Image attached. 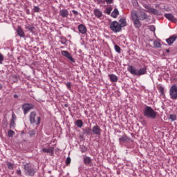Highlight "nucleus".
Returning a JSON list of instances; mask_svg holds the SVG:
<instances>
[{
    "mask_svg": "<svg viewBox=\"0 0 177 177\" xmlns=\"http://www.w3.org/2000/svg\"><path fill=\"white\" fill-rule=\"evenodd\" d=\"M143 114L147 118H151V120H156L157 118V112L149 106L145 107Z\"/></svg>",
    "mask_w": 177,
    "mask_h": 177,
    "instance_id": "1",
    "label": "nucleus"
},
{
    "mask_svg": "<svg viewBox=\"0 0 177 177\" xmlns=\"http://www.w3.org/2000/svg\"><path fill=\"white\" fill-rule=\"evenodd\" d=\"M131 15L135 27L137 28H140V27H142V24H140L139 16H138V12H136L135 10H133L131 12Z\"/></svg>",
    "mask_w": 177,
    "mask_h": 177,
    "instance_id": "2",
    "label": "nucleus"
},
{
    "mask_svg": "<svg viewBox=\"0 0 177 177\" xmlns=\"http://www.w3.org/2000/svg\"><path fill=\"white\" fill-rule=\"evenodd\" d=\"M30 122L32 125H39L41 124V118L37 117V113L35 111H32L30 114Z\"/></svg>",
    "mask_w": 177,
    "mask_h": 177,
    "instance_id": "3",
    "label": "nucleus"
},
{
    "mask_svg": "<svg viewBox=\"0 0 177 177\" xmlns=\"http://www.w3.org/2000/svg\"><path fill=\"white\" fill-rule=\"evenodd\" d=\"M24 169L27 176H34V175H35V169H34V167L28 163L24 165Z\"/></svg>",
    "mask_w": 177,
    "mask_h": 177,
    "instance_id": "4",
    "label": "nucleus"
},
{
    "mask_svg": "<svg viewBox=\"0 0 177 177\" xmlns=\"http://www.w3.org/2000/svg\"><path fill=\"white\" fill-rule=\"evenodd\" d=\"M110 29L113 32H120L122 28L120 26V24L117 21H113L110 24Z\"/></svg>",
    "mask_w": 177,
    "mask_h": 177,
    "instance_id": "5",
    "label": "nucleus"
},
{
    "mask_svg": "<svg viewBox=\"0 0 177 177\" xmlns=\"http://www.w3.org/2000/svg\"><path fill=\"white\" fill-rule=\"evenodd\" d=\"M169 95L172 100H176L177 99V86L174 84L171 86L169 90Z\"/></svg>",
    "mask_w": 177,
    "mask_h": 177,
    "instance_id": "6",
    "label": "nucleus"
},
{
    "mask_svg": "<svg viewBox=\"0 0 177 177\" xmlns=\"http://www.w3.org/2000/svg\"><path fill=\"white\" fill-rule=\"evenodd\" d=\"M22 109L24 110V113L26 115L27 113H28V111H30V110L34 109V106L32 104L26 103L22 105Z\"/></svg>",
    "mask_w": 177,
    "mask_h": 177,
    "instance_id": "7",
    "label": "nucleus"
},
{
    "mask_svg": "<svg viewBox=\"0 0 177 177\" xmlns=\"http://www.w3.org/2000/svg\"><path fill=\"white\" fill-rule=\"evenodd\" d=\"M91 131L93 135L100 136L102 133V129H100V127H99V125L96 124L94 127H93Z\"/></svg>",
    "mask_w": 177,
    "mask_h": 177,
    "instance_id": "8",
    "label": "nucleus"
},
{
    "mask_svg": "<svg viewBox=\"0 0 177 177\" xmlns=\"http://www.w3.org/2000/svg\"><path fill=\"white\" fill-rule=\"evenodd\" d=\"M62 56H64L65 57H66V59H68V60L71 61L72 63H75V59H74V58H73V57L71 56V54H70V53H68V51L63 50V51H62Z\"/></svg>",
    "mask_w": 177,
    "mask_h": 177,
    "instance_id": "9",
    "label": "nucleus"
},
{
    "mask_svg": "<svg viewBox=\"0 0 177 177\" xmlns=\"http://www.w3.org/2000/svg\"><path fill=\"white\" fill-rule=\"evenodd\" d=\"M41 151H43V153H49L50 156H53V153L55 151V147H50L48 148H43L41 149Z\"/></svg>",
    "mask_w": 177,
    "mask_h": 177,
    "instance_id": "10",
    "label": "nucleus"
},
{
    "mask_svg": "<svg viewBox=\"0 0 177 177\" xmlns=\"http://www.w3.org/2000/svg\"><path fill=\"white\" fill-rule=\"evenodd\" d=\"M176 39H177V35H171L169 38L166 39V42L167 44H168V45H172V44H174V42H175Z\"/></svg>",
    "mask_w": 177,
    "mask_h": 177,
    "instance_id": "11",
    "label": "nucleus"
},
{
    "mask_svg": "<svg viewBox=\"0 0 177 177\" xmlns=\"http://www.w3.org/2000/svg\"><path fill=\"white\" fill-rule=\"evenodd\" d=\"M127 71L133 75H138V71L136 70V68H135V67H133V66H129L127 68Z\"/></svg>",
    "mask_w": 177,
    "mask_h": 177,
    "instance_id": "12",
    "label": "nucleus"
},
{
    "mask_svg": "<svg viewBox=\"0 0 177 177\" xmlns=\"http://www.w3.org/2000/svg\"><path fill=\"white\" fill-rule=\"evenodd\" d=\"M78 30L80 34H86V27H85V26H84L83 24H80L78 26Z\"/></svg>",
    "mask_w": 177,
    "mask_h": 177,
    "instance_id": "13",
    "label": "nucleus"
},
{
    "mask_svg": "<svg viewBox=\"0 0 177 177\" xmlns=\"http://www.w3.org/2000/svg\"><path fill=\"white\" fill-rule=\"evenodd\" d=\"M17 35L19 37H21V38H24L26 37V35L24 34V31H23V28L19 26L17 29Z\"/></svg>",
    "mask_w": 177,
    "mask_h": 177,
    "instance_id": "14",
    "label": "nucleus"
},
{
    "mask_svg": "<svg viewBox=\"0 0 177 177\" xmlns=\"http://www.w3.org/2000/svg\"><path fill=\"white\" fill-rule=\"evenodd\" d=\"M147 73V69L146 68H140L139 71H137V76L145 75Z\"/></svg>",
    "mask_w": 177,
    "mask_h": 177,
    "instance_id": "15",
    "label": "nucleus"
},
{
    "mask_svg": "<svg viewBox=\"0 0 177 177\" xmlns=\"http://www.w3.org/2000/svg\"><path fill=\"white\" fill-rule=\"evenodd\" d=\"M165 17H166V19H167V20H169L170 21H176L175 17H174L172 14H170V13L165 14Z\"/></svg>",
    "mask_w": 177,
    "mask_h": 177,
    "instance_id": "16",
    "label": "nucleus"
},
{
    "mask_svg": "<svg viewBox=\"0 0 177 177\" xmlns=\"http://www.w3.org/2000/svg\"><path fill=\"white\" fill-rule=\"evenodd\" d=\"M83 131V135H87L88 136L92 135V129L89 127H86L84 129H82Z\"/></svg>",
    "mask_w": 177,
    "mask_h": 177,
    "instance_id": "17",
    "label": "nucleus"
},
{
    "mask_svg": "<svg viewBox=\"0 0 177 177\" xmlns=\"http://www.w3.org/2000/svg\"><path fill=\"white\" fill-rule=\"evenodd\" d=\"M83 162L85 165H89V164H92V159L91 157L86 156L83 159Z\"/></svg>",
    "mask_w": 177,
    "mask_h": 177,
    "instance_id": "18",
    "label": "nucleus"
},
{
    "mask_svg": "<svg viewBox=\"0 0 177 177\" xmlns=\"http://www.w3.org/2000/svg\"><path fill=\"white\" fill-rule=\"evenodd\" d=\"M139 19L140 20H146L147 19V15H146V12L143 11H140L139 12Z\"/></svg>",
    "mask_w": 177,
    "mask_h": 177,
    "instance_id": "19",
    "label": "nucleus"
},
{
    "mask_svg": "<svg viewBox=\"0 0 177 177\" xmlns=\"http://www.w3.org/2000/svg\"><path fill=\"white\" fill-rule=\"evenodd\" d=\"M109 77L111 82H117V81H118V77L114 74H109Z\"/></svg>",
    "mask_w": 177,
    "mask_h": 177,
    "instance_id": "20",
    "label": "nucleus"
},
{
    "mask_svg": "<svg viewBox=\"0 0 177 177\" xmlns=\"http://www.w3.org/2000/svg\"><path fill=\"white\" fill-rule=\"evenodd\" d=\"M59 15L62 17H68V10H61L59 11Z\"/></svg>",
    "mask_w": 177,
    "mask_h": 177,
    "instance_id": "21",
    "label": "nucleus"
},
{
    "mask_svg": "<svg viewBox=\"0 0 177 177\" xmlns=\"http://www.w3.org/2000/svg\"><path fill=\"white\" fill-rule=\"evenodd\" d=\"M119 26L122 28V27H125L127 26V19L125 18H121L119 20Z\"/></svg>",
    "mask_w": 177,
    "mask_h": 177,
    "instance_id": "22",
    "label": "nucleus"
},
{
    "mask_svg": "<svg viewBox=\"0 0 177 177\" xmlns=\"http://www.w3.org/2000/svg\"><path fill=\"white\" fill-rule=\"evenodd\" d=\"M149 13H153V15H155L156 16H160L161 15V12H160L158 10L154 8H151Z\"/></svg>",
    "mask_w": 177,
    "mask_h": 177,
    "instance_id": "23",
    "label": "nucleus"
},
{
    "mask_svg": "<svg viewBox=\"0 0 177 177\" xmlns=\"http://www.w3.org/2000/svg\"><path fill=\"white\" fill-rule=\"evenodd\" d=\"M120 15V12L118 9H114L113 11L111 12V16L113 17V19H117V17Z\"/></svg>",
    "mask_w": 177,
    "mask_h": 177,
    "instance_id": "24",
    "label": "nucleus"
},
{
    "mask_svg": "<svg viewBox=\"0 0 177 177\" xmlns=\"http://www.w3.org/2000/svg\"><path fill=\"white\" fill-rule=\"evenodd\" d=\"M75 124L77 128H82L84 127V122L82 120H77L75 122Z\"/></svg>",
    "mask_w": 177,
    "mask_h": 177,
    "instance_id": "25",
    "label": "nucleus"
},
{
    "mask_svg": "<svg viewBox=\"0 0 177 177\" xmlns=\"http://www.w3.org/2000/svg\"><path fill=\"white\" fill-rule=\"evenodd\" d=\"M94 15H95V17H97V19H100V17H102V16H103L102 11H100L99 10H95Z\"/></svg>",
    "mask_w": 177,
    "mask_h": 177,
    "instance_id": "26",
    "label": "nucleus"
},
{
    "mask_svg": "<svg viewBox=\"0 0 177 177\" xmlns=\"http://www.w3.org/2000/svg\"><path fill=\"white\" fill-rule=\"evenodd\" d=\"M120 143H127L128 142V137L127 136H122L119 138Z\"/></svg>",
    "mask_w": 177,
    "mask_h": 177,
    "instance_id": "27",
    "label": "nucleus"
},
{
    "mask_svg": "<svg viewBox=\"0 0 177 177\" xmlns=\"http://www.w3.org/2000/svg\"><path fill=\"white\" fill-rule=\"evenodd\" d=\"M142 5L144 6V8H146V12H148V13L150 12V10H151V8H150V5L147 4V3H145V2L142 1Z\"/></svg>",
    "mask_w": 177,
    "mask_h": 177,
    "instance_id": "28",
    "label": "nucleus"
},
{
    "mask_svg": "<svg viewBox=\"0 0 177 177\" xmlns=\"http://www.w3.org/2000/svg\"><path fill=\"white\" fill-rule=\"evenodd\" d=\"M26 29L28 30V31H30V32H34V31H35V27H34L31 25L26 26Z\"/></svg>",
    "mask_w": 177,
    "mask_h": 177,
    "instance_id": "29",
    "label": "nucleus"
},
{
    "mask_svg": "<svg viewBox=\"0 0 177 177\" xmlns=\"http://www.w3.org/2000/svg\"><path fill=\"white\" fill-rule=\"evenodd\" d=\"M80 151L81 153H86L88 151V147H85L84 145L80 146Z\"/></svg>",
    "mask_w": 177,
    "mask_h": 177,
    "instance_id": "30",
    "label": "nucleus"
},
{
    "mask_svg": "<svg viewBox=\"0 0 177 177\" xmlns=\"http://www.w3.org/2000/svg\"><path fill=\"white\" fill-rule=\"evenodd\" d=\"M59 38L61 39V44H62V45H66L67 42V39L63 36L60 37Z\"/></svg>",
    "mask_w": 177,
    "mask_h": 177,
    "instance_id": "31",
    "label": "nucleus"
},
{
    "mask_svg": "<svg viewBox=\"0 0 177 177\" xmlns=\"http://www.w3.org/2000/svg\"><path fill=\"white\" fill-rule=\"evenodd\" d=\"M115 50L118 53H121V48L118 45H115Z\"/></svg>",
    "mask_w": 177,
    "mask_h": 177,
    "instance_id": "32",
    "label": "nucleus"
},
{
    "mask_svg": "<svg viewBox=\"0 0 177 177\" xmlns=\"http://www.w3.org/2000/svg\"><path fill=\"white\" fill-rule=\"evenodd\" d=\"M13 163L10 162H7V167L8 168V169H13L14 167H13Z\"/></svg>",
    "mask_w": 177,
    "mask_h": 177,
    "instance_id": "33",
    "label": "nucleus"
},
{
    "mask_svg": "<svg viewBox=\"0 0 177 177\" xmlns=\"http://www.w3.org/2000/svg\"><path fill=\"white\" fill-rule=\"evenodd\" d=\"M113 10V8L111 7H107L106 8V12L105 13H106V15H110V13H111V11Z\"/></svg>",
    "mask_w": 177,
    "mask_h": 177,
    "instance_id": "34",
    "label": "nucleus"
},
{
    "mask_svg": "<svg viewBox=\"0 0 177 177\" xmlns=\"http://www.w3.org/2000/svg\"><path fill=\"white\" fill-rule=\"evenodd\" d=\"M153 45L155 48H161V43L158 41H154Z\"/></svg>",
    "mask_w": 177,
    "mask_h": 177,
    "instance_id": "35",
    "label": "nucleus"
},
{
    "mask_svg": "<svg viewBox=\"0 0 177 177\" xmlns=\"http://www.w3.org/2000/svg\"><path fill=\"white\" fill-rule=\"evenodd\" d=\"M15 120L13 119H11L10 128L13 129V128H15Z\"/></svg>",
    "mask_w": 177,
    "mask_h": 177,
    "instance_id": "36",
    "label": "nucleus"
},
{
    "mask_svg": "<svg viewBox=\"0 0 177 177\" xmlns=\"http://www.w3.org/2000/svg\"><path fill=\"white\" fill-rule=\"evenodd\" d=\"M9 138H12L15 135V132L12 130H9L8 132Z\"/></svg>",
    "mask_w": 177,
    "mask_h": 177,
    "instance_id": "37",
    "label": "nucleus"
},
{
    "mask_svg": "<svg viewBox=\"0 0 177 177\" xmlns=\"http://www.w3.org/2000/svg\"><path fill=\"white\" fill-rule=\"evenodd\" d=\"M66 165L71 164V158L70 157L66 158Z\"/></svg>",
    "mask_w": 177,
    "mask_h": 177,
    "instance_id": "38",
    "label": "nucleus"
},
{
    "mask_svg": "<svg viewBox=\"0 0 177 177\" xmlns=\"http://www.w3.org/2000/svg\"><path fill=\"white\" fill-rule=\"evenodd\" d=\"M169 117H170V120H171V121H175L176 120V115H175L171 114L169 115Z\"/></svg>",
    "mask_w": 177,
    "mask_h": 177,
    "instance_id": "39",
    "label": "nucleus"
},
{
    "mask_svg": "<svg viewBox=\"0 0 177 177\" xmlns=\"http://www.w3.org/2000/svg\"><path fill=\"white\" fill-rule=\"evenodd\" d=\"M5 59L3 55L0 53V64H2V62Z\"/></svg>",
    "mask_w": 177,
    "mask_h": 177,
    "instance_id": "40",
    "label": "nucleus"
},
{
    "mask_svg": "<svg viewBox=\"0 0 177 177\" xmlns=\"http://www.w3.org/2000/svg\"><path fill=\"white\" fill-rule=\"evenodd\" d=\"M65 85L68 88V89H71V82L66 83Z\"/></svg>",
    "mask_w": 177,
    "mask_h": 177,
    "instance_id": "41",
    "label": "nucleus"
},
{
    "mask_svg": "<svg viewBox=\"0 0 177 177\" xmlns=\"http://www.w3.org/2000/svg\"><path fill=\"white\" fill-rule=\"evenodd\" d=\"M150 31H156V26H149Z\"/></svg>",
    "mask_w": 177,
    "mask_h": 177,
    "instance_id": "42",
    "label": "nucleus"
},
{
    "mask_svg": "<svg viewBox=\"0 0 177 177\" xmlns=\"http://www.w3.org/2000/svg\"><path fill=\"white\" fill-rule=\"evenodd\" d=\"M159 91L160 92L161 95H164V88L160 86L159 88Z\"/></svg>",
    "mask_w": 177,
    "mask_h": 177,
    "instance_id": "43",
    "label": "nucleus"
},
{
    "mask_svg": "<svg viewBox=\"0 0 177 177\" xmlns=\"http://www.w3.org/2000/svg\"><path fill=\"white\" fill-rule=\"evenodd\" d=\"M133 5L135 8H138V5H139V3H138V1H133Z\"/></svg>",
    "mask_w": 177,
    "mask_h": 177,
    "instance_id": "44",
    "label": "nucleus"
},
{
    "mask_svg": "<svg viewBox=\"0 0 177 177\" xmlns=\"http://www.w3.org/2000/svg\"><path fill=\"white\" fill-rule=\"evenodd\" d=\"M34 12H39V7L35 6L33 8Z\"/></svg>",
    "mask_w": 177,
    "mask_h": 177,
    "instance_id": "45",
    "label": "nucleus"
},
{
    "mask_svg": "<svg viewBox=\"0 0 177 177\" xmlns=\"http://www.w3.org/2000/svg\"><path fill=\"white\" fill-rule=\"evenodd\" d=\"M16 174L17 175H19L20 176H21V170L19 169L18 170H17Z\"/></svg>",
    "mask_w": 177,
    "mask_h": 177,
    "instance_id": "46",
    "label": "nucleus"
},
{
    "mask_svg": "<svg viewBox=\"0 0 177 177\" xmlns=\"http://www.w3.org/2000/svg\"><path fill=\"white\" fill-rule=\"evenodd\" d=\"M12 120H13L15 121V120H16V115L15 114V113H12Z\"/></svg>",
    "mask_w": 177,
    "mask_h": 177,
    "instance_id": "47",
    "label": "nucleus"
},
{
    "mask_svg": "<svg viewBox=\"0 0 177 177\" xmlns=\"http://www.w3.org/2000/svg\"><path fill=\"white\" fill-rule=\"evenodd\" d=\"M29 134L30 135V136H34V135H35V133L34 132V131H29Z\"/></svg>",
    "mask_w": 177,
    "mask_h": 177,
    "instance_id": "48",
    "label": "nucleus"
},
{
    "mask_svg": "<svg viewBox=\"0 0 177 177\" xmlns=\"http://www.w3.org/2000/svg\"><path fill=\"white\" fill-rule=\"evenodd\" d=\"M72 12L73 13V15H75V16H77L78 15V11H76L75 10H72Z\"/></svg>",
    "mask_w": 177,
    "mask_h": 177,
    "instance_id": "49",
    "label": "nucleus"
},
{
    "mask_svg": "<svg viewBox=\"0 0 177 177\" xmlns=\"http://www.w3.org/2000/svg\"><path fill=\"white\" fill-rule=\"evenodd\" d=\"M14 97L15 99H19V95H17V94H15Z\"/></svg>",
    "mask_w": 177,
    "mask_h": 177,
    "instance_id": "50",
    "label": "nucleus"
},
{
    "mask_svg": "<svg viewBox=\"0 0 177 177\" xmlns=\"http://www.w3.org/2000/svg\"><path fill=\"white\" fill-rule=\"evenodd\" d=\"M106 3L108 4L113 3V1H106Z\"/></svg>",
    "mask_w": 177,
    "mask_h": 177,
    "instance_id": "51",
    "label": "nucleus"
},
{
    "mask_svg": "<svg viewBox=\"0 0 177 177\" xmlns=\"http://www.w3.org/2000/svg\"><path fill=\"white\" fill-rule=\"evenodd\" d=\"M80 138H81V139H84V136H80Z\"/></svg>",
    "mask_w": 177,
    "mask_h": 177,
    "instance_id": "52",
    "label": "nucleus"
},
{
    "mask_svg": "<svg viewBox=\"0 0 177 177\" xmlns=\"http://www.w3.org/2000/svg\"><path fill=\"white\" fill-rule=\"evenodd\" d=\"M2 88H3V86L2 84H0V89H2Z\"/></svg>",
    "mask_w": 177,
    "mask_h": 177,
    "instance_id": "53",
    "label": "nucleus"
},
{
    "mask_svg": "<svg viewBox=\"0 0 177 177\" xmlns=\"http://www.w3.org/2000/svg\"><path fill=\"white\" fill-rule=\"evenodd\" d=\"M64 106H65V107H68V105L67 104H64Z\"/></svg>",
    "mask_w": 177,
    "mask_h": 177,
    "instance_id": "54",
    "label": "nucleus"
},
{
    "mask_svg": "<svg viewBox=\"0 0 177 177\" xmlns=\"http://www.w3.org/2000/svg\"><path fill=\"white\" fill-rule=\"evenodd\" d=\"M166 52H167V53H169V50H166Z\"/></svg>",
    "mask_w": 177,
    "mask_h": 177,
    "instance_id": "55",
    "label": "nucleus"
},
{
    "mask_svg": "<svg viewBox=\"0 0 177 177\" xmlns=\"http://www.w3.org/2000/svg\"><path fill=\"white\" fill-rule=\"evenodd\" d=\"M14 77L16 79V81H17V76H14Z\"/></svg>",
    "mask_w": 177,
    "mask_h": 177,
    "instance_id": "56",
    "label": "nucleus"
},
{
    "mask_svg": "<svg viewBox=\"0 0 177 177\" xmlns=\"http://www.w3.org/2000/svg\"><path fill=\"white\" fill-rule=\"evenodd\" d=\"M102 2H103V1H98V3H102Z\"/></svg>",
    "mask_w": 177,
    "mask_h": 177,
    "instance_id": "57",
    "label": "nucleus"
},
{
    "mask_svg": "<svg viewBox=\"0 0 177 177\" xmlns=\"http://www.w3.org/2000/svg\"><path fill=\"white\" fill-rule=\"evenodd\" d=\"M105 1H113V0H105Z\"/></svg>",
    "mask_w": 177,
    "mask_h": 177,
    "instance_id": "58",
    "label": "nucleus"
},
{
    "mask_svg": "<svg viewBox=\"0 0 177 177\" xmlns=\"http://www.w3.org/2000/svg\"><path fill=\"white\" fill-rule=\"evenodd\" d=\"M22 133H24V131H22Z\"/></svg>",
    "mask_w": 177,
    "mask_h": 177,
    "instance_id": "59",
    "label": "nucleus"
}]
</instances>
